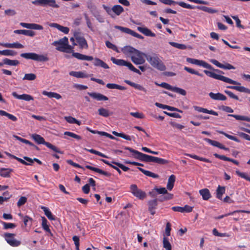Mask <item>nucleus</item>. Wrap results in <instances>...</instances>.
<instances>
[{
	"label": "nucleus",
	"instance_id": "obj_53",
	"mask_svg": "<svg viewBox=\"0 0 250 250\" xmlns=\"http://www.w3.org/2000/svg\"><path fill=\"white\" fill-rule=\"evenodd\" d=\"M236 173L237 174V175H238L241 178L250 182V177L249 176V175L247 173L242 172L239 170H236Z\"/></svg>",
	"mask_w": 250,
	"mask_h": 250
},
{
	"label": "nucleus",
	"instance_id": "obj_54",
	"mask_svg": "<svg viewBox=\"0 0 250 250\" xmlns=\"http://www.w3.org/2000/svg\"><path fill=\"white\" fill-rule=\"evenodd\" d=\"M204 140L208 142V144H209L210 145L213 146H216V147H219L220 145H221V143H220L219 142H217V141H213V140H212L211 139H209L208 138H204Z\"/></svg>",
	"mask_w": 250,
	"mask_h": 250
},
{
	"label": "nucleus",
	"instance_id": "obj_55",
	"mask_svg": "<svg viewBox=\"0 0 250 250\" xmlns=\"http://www.w3.org/2000/svg\"><path fill=\"white\" fill-rule=\"evenodd\" d=\"M36 79V75L33 73L25 74L23 78V80L33 81Z\"/></svg>",
	"mask_w": 250,
	"mask_h": 250
},
{
	"label": "nucleus",
	"instance_id": "obj_24",
	"mask_svg": "<svg viewBox=\"0 0 250 250\" xmlns=\"http://www.w3.org/2000/svg\"><path fill=\"white\" fill-rule=\"evenodd\" d=\"M76 40L81 48L87 49L88 48L87 42L83 37H77Z\"/></svg>",
	"mask_w": 250,
	"mask_h": 250
},
{
	"label": "nucleus",
	"instance_id": "obj_46",
	"mask_svg": "<svg viewBox=\"0 0 250 250\" xmlns=\"http://www.w3.org/2000/svg\"><path fill=\"white\" fill-rule=\"evenodd\" d=\"M163 245L166 250H171V245L168 239L164 236L163 240Z\"/></svg>",
	"mask_w": 250,
	"mask_h": 250
},
{
	"label": "nucleus",
	"instance_id": "obj_45",
	"mask_svg": "<svg viewBox=\"0 0 250 250\" xmlns=\"http://www.w3.org/2000/svg\"><path fill=\"white\" fill-rule=\"evenodd\" d=\"M66 121L69 124H76L79 125H81V122L77 120L71 116H66L64 117Z\"/></svg>",
	"mask_w": 250,
	"mask_h": 250
},
{
	"label": "nucleus",
	"instance_id": "obj_43",
	"mask_svg": "<svg viewBox=\"0 0 250 250\" xmlns=\"http://www.w3.org/2000/svg\"><path fill=\"white\" fill-rule=\"evenodd\" d=\"M229 116L234 117L237 120L245 121H247V122H250V117H249L247 116L234 115V114H229Z\"/></svg>",
	"mask_w": 250,
	"mask_h": 250
},
{
	"label": "nucleus",
	"instance_id": "obj_64",
	"mask_svg": "<svg viewBox=\"0 0 250 250\" xmlns=\"http://www.w3.org/2000/svg\"><path fill=\"white\" fill-rule=\"evenodd\" d=\"M27 201V198L24 196L21 197L17 202L18 207H20L25 204Z\"/></svg>",
	"mask_w": 250,
	"mask_h": 250
},
{
	"label": "nucleus",
	"instance_id": "obj_30",
	"mask_svg": "<svg viewBox=\"0 0 250 250\" xmlns=\"http://www.w3.org/2000/svg\"><path fill=\"white\" fill-rule=\"evenodd\" d=\"M85 167L89 169H90L91 170H93L94 171H95L96 172H98L100 174H103L104 175H105L106 176H110V174L106 172V171H104L101 169H99L98 168H97V167H91L90 166H89V165H86L85 166Z\"/></svg>",
	"mask_w": 250,
	"mask_h": 250
},
{
	"label": "nucleus",
	"instance_id": "obj_18",
	"mask_svg": "<svg viewBox=\"0 0 250 250\" xmlns=\"http://www.w3.org/2000/svg\"><path fill=\"white\" fill-rule=\"evenodd\" d=\"M208 95L211 99L214 100L225 101L227 100L226 96L221 93L210 92Z\"/></svg>",
	"mask_w": 250,
	"mask_h": 250
},
{
	"label": "nucleus",
	"instance_id": "obj_31",
	"mask_svg": "<svg viewBox=\"0 0 250 250\" xmlns=\"http://www.w3.org/2000/svg\"><path fill=\"white\" fill-rule=\"evenodd\" d=\"M2 63L3 65L6 64L10 66H16L20 63V62L18 60H11L8 58H4L3 59Z\"/></svg>",
	"mask_w": 250,
	"mask_h": 250
},
{
	"label": "nucleus",
	"instance_id": "obj_26",
	"mask_svg": "<svg viewBox=\"0 0 250 250\" xmlns=\"http://www.w3.org/2000/svg\"><path fill=\"white\" fill-rule=\"evenodd\" d=\"M13 169L9 168H1L0 169V175L2 177L8 178L10 177V173Z\"/></svg>",
	"mask_w": 250,
	"mask_h": 250
},
{
	"label": "nucleus",
	"instance_id": "obj_63",
	"mask_svg": "<svg viewBox=\"0 0 250 250\" xmlns=\"http://www.w3.org/2000/svg\"><path fill=\"white\" fill-rule=\"evenodd\" d=\"M148 208H156L157 206V201L156 199L150 200L148 202Z\"/></svg>",
	"mask_w": 250,
	"mask_h": 250
},
{
	"label": "nucleus",
	"instance_id": "obj_60",
	"mask_svg": "<svg viewBox=\"0 0 250 250\" xmlns=\"http://www.w3.org/2000/svg\"><path fill=\"white\" fill-rule=\"evenodd\" d=\"M7 155L10 156V157L14 158L16 160H17L18 161H19V162H20L23 165H26V166L31 165V164H28L27 162L25 161L24 160H23V159H22L21 158H20L19 157H16V156H14V155H11L10 153H7Z\"/></svg>",
	"mask_w": 250,
	"mask_h": 250
},
{
	"label": "nucleus",
	"instance_id": "obj_39",
	"mask_svg": "<svg viewBox=\"0 0 250 250\" xmlns=\"http://www.w3.org/2000/svg\"><path fill=\"white\" fill-rule=\"evenodd\" d=\"M52 44L55 46L57 50L62 52V39H60L58 41L54 42Z\"/></svg>",
	"mask_w": 250,
	"mask_h": 250
},
{
	"label": "nucleus",
	"instance_id": "obj_49",
	"mask_svg": "<svg viewBox=\"0 0 250 250\" xmlns=\"http://www.w3.org/2000/svg\"><path fill=\"white\" fill-rule=\"evenodd\" d=\"M112 134H114L116 136L120 137L123 138L126 140H131V137L129 135H125L123 133H118L116 131H113Z\"/></svg>",
	"mask_w": 250,
	"mask_h": 250
},
{
	"label": "nucleus",
	"instance_id": "obj_5",
	"mask_svg": "<svg viewBox=\"0 0 250 250\" xmlns=\"http://www.w3.org/2000/svg\"><path fill=\"white\" fill-rule=\"evenodd\" d=\"M146 56H147V54L136 49L133 55L131 56V60L135 64H142L145 62V59L144 58H146Z\"/></svg>",
	"mask_w": 250,
	"mask_h": 250
},
{
	"label": "nucleus",
	"instance_id": "obj_47",
	"mask_svg": "<svg viewBox=\"0 0 250 250\" xmlns=\"http://www.w3.org/2000/svg\"><path fill=\"white\" fill-rule=\"evenodd\" d=\"M197 8L208 13L213 14L217 12L216 10L206 6H197Z\"/></svg>",
	"mask_w": 250,
	"mask_h": 250
},
{
	"label": "nucleus",
	"instance_id": "obj_42",
	"mask_svg": "<svg viewBox=\"0 0 250 250\" xmlns=\"http://www.w3.org/2000/svg\"><path fill=\"white\" fill-rule=\"evenodd\" d=\"M42 226L46 232L51 233L49 226L47 225V220L45 217H42Z\"/></svg>",
	"mask_w": 250,
	"mask_h": 250
},
{
	"label": "nucleus",
	"instance_id": "obj_2",
	"mask_svg": "<svg viewBox=\"0 0 250 250\" xmlns=\"http://www.w3.org/2000/svg\"><path fill=\"white\" fill-rule=\"evenodd\" d=\"M204 72L208 77L214 78L216 80H220L227 83L232 84H240V83L237 82L236 81L232 80L231 79L226 77L224 76L216 74L214 72L205 70H204Z\"/></svg>",
	"mask_w": 250,
	"mask_h": 250
},
{
	"label": "nucleus",
	"instance_id": "obj_57",
	"mask_svg": "<svg viewBox=\"0 0 250 250\" xmlns=\"http://www.w3.org/2000/svg\"><path fill=\"white\" fill-rule=\"evenodd\" d=\"M2 224L3 225V228L5 229H14L16 227V225L14 223H12L2 222Z\"/></svg>",
	"mask_w": 250,
	"mask_h": 250
},
{
	"label": "nucleus",
	"instance_id": "obj_28",
	"mask_svg": "<svg viewBox=\"0 0 250 250\" xmlns=\"http://www.w3.org/2000/svg\"><path fill=\"white\" fill-rule=\"evenodd\" d=\"M199 193L202 196L203 199L204 200H208L211 197L210 192L207 188H204L200 190Z\"/></svg>",
	"mask_w": 250,
	"mask_h": 250
},
{
	"label": "nucleus",
	"instance_id": "obj_27",
	"mask_svg": "<svg viewBox=\"0 0 250 250\" xmlns=\"http://www.w3.org/2000/svg\"><path fill=\"white\" fill-rule=\"evenodd\" d=\"M176 177L174 175H171L168 179V182L167 185V188L168 190H171L174 187V184L175 182Z\"/></svg>",
	"mask_w": 250,
	"mask_h": 250
},
{
	"label": "nucleus",
	"instance_id": "obj_25",
	"mask_svg": "<svg viewBox=\"0 0 250 250\" xmlns=\"http://www.w3.org/2000/svg\"><path fill=\"white\" fill-rule=\"evenodd\" d=\"M31 137L39 145H44L46 142L44 139L39 134L36 133L33 134Z\"/></svg>",
	"mask_w": 250,
	"mask_h": 250
},
{
	"label": "nucleus",
	"instance_id": "obj_29",
	"mask_svg": "<svg viewBox=\"0 0 250 250\" xmlns=\"http://www.w3.org/2000/svg\"><path fill=\"white\" fill-rule=\"evenodd\" d=\"M41 208L44 211L45 215L50 220H55V216H54L51 212L50 211L49 209L44 206H41Z\"/></svg>",
	"mask_w": 250,
	"mask_h": 250
},
{
	"label": "nucleus",
	"instance_id": "obj_48",
	"mask_svg": "<svg viewBox=\"0 0 250 250\" xmlns=\"http://www.w3.org/2000/svg\"><path fill=\"white\" fill-rule=\"evenodd\" d=\"M169 43L171 46H172L175 48H177L178 49H182V50L186 49L187 48V46L184 44L178 43L177 42H169Z\"/></svg>",
	"mask_w": 250,
	"mask_h": 250
},
{
	"label": "nucleus",
	"instance_id": "obj_62",
	"mask_svg": "<svg viewBox=\"0 0 250 250\" xmlns=\"http://www.w3.org/2000/svg\"><path fill=\"white\" fill-rule=\"evenodd\" d=\"M227 87L228 88L235 89L241 92H245L246 88L243 86H228Z\"/></svg>",
	"mask_w": 250,
	"mask_h": 250
},
{
	"label": "nucleus",
	"instance_id": "obj_9",
	"mask_svg": "<svg viewBox=\"0 0 250 250\" xmlns=\"http://www.w3.org/2000/svg\"><path fill=\"white\" fill-rule=\"evenodd\" d=\"M32 3L36 5L43 6L48 5L55 8H58L59 7L58 5L56 3L55 0H35L32 1Z\"/></svg>",
	"mask_w": 250,
	"mask_h": 250
},
{
	"label": "nucleus",
	"instance_id": "obj_58",
	"mask_svg": "<svg viewBox=\"0 0 250 250\" xmlns=\"http://www.w3.org/2000/svg\"><path fill=\"white\" fill-rule=\"evenodd\" d=\"M44 145L46 146L48 148L52 150L54 152L62 153V152L59 150V149L57 147H56L55 146L52 145L49 142H46Z\"/></svg>",
	"mask_w": 250,
	"mask_h": 250
},
{
	"label": "nucleus",
	"instance_id": "obj_37",
	"mask_svg": "<svg viewBox=\"0 0 250 250\" xmlns=\"http://www.w3.org/2000/svg\"><path fill=\"white\" fill-rule=\"evenodd\" d=\"M138 168L140 171H141L145 175L147 176L152 177L154 178H157L159 177V176L157 174H156L154 173H153L150 171L145 170L144 169L141 167H138Z\"/></svg>",
	"mask_w": 250,
	"mask_h": 250
},
{
	"label": "nucleus",
	"instance_id": "obj_52",
	"mask_svg": "<svg viewBox=\"0 0 250 250\" xmlns=\"http://www.w3.org/2000/svg\"><path fill=\"white\" fill-rule=\"evenodd\" d=\"M218 132L220 133V134H223L224 135H225L226 137H227L228 139H230V140H233V141H234L236 142H240V140L237 138L236 137H235V136H232V135H229L222 131H218Z\"/></svg>",
	"mask_w": 250,
	"mask_h": 250
},
{
	"label": "nucleus",
	"instance_id": "obj_35",
	"mask_svg": "<svg viewBox=\"0 0 250 250\" xmlns=\"http://www.w3.org/2000/svg\"><path fill=\"white\" fill-rule=\"evenodd\" d=\"M19 215L21 217H23V221L25 227L27 226L28 225L31 226L32 225L33 221L32 218L27 215L23 216L22 214L21 213L19 214Z\"/></svg>",
	"mask_w": 250,
	"mask_h": 250
},
{
	"label": "nucleus",
	"instance_id": "obj_44",
	"mask_svg": "<svg viewBox=\"0 0 250 250\" xmlns=\"http://www.w3.org/2000/svg\"><path fill=\"white\" fill-rule=\"evenodd\" d=\"M225 192V188L224 187H221L220 186H219L217 190V194L216 197L219 199H222V195Z\"/></svg>",
	"mask_w": 250,
	"mask_h": 250
},
{
	"label": "nucleus",
	"instance_id": "obj_3",
	"mask_svg": "<svg viewBox=\"0 0 250 250\" xmlns=\"http://www.w3.org/2000/svg\"><path fill=\"white\" fill-rule=\"evenodd\" d=\"M20 56L26 59H30L40 62H46L49 60L46 56L37 54L35 53H23L21 54Z\"/></svg>",
	"mask_w": 250,
	"mask_h": 250
},
{
	"label": "nucleus",
	"instance_id": "obj_51",
	"mask_svg": "<svg viewBox=\"0 0 250 250\" xmlns=\"http://www.w3.org/2000/svg\"><path fill=\"white\" fill-rule=\"evenodd\" d=\"M218 132L220 133V134H223L224 135H225L226 137H227L228 139H230V140H233V141H234L236 142H240V140L237 138L236 137H235V136H232V135H229L222 131H218Z\"/></svg>",
	"mask_w": 250,
	"mask_h": 250
},
{
	"label": "nucleus",
	"instance_id": "obj_41",
	"mask_svg": "<svg viewBox=\"0 0 250 250\" xmlns=\"http://www.w3.org/2000/svg\"><path fill=\"white\" fill-rule=\"evenodd\" d=\"M186 155L187 156H188L190 158H192L193 159L198 160L201 161L205 162L207 163H210L211 161L207 158H203V157H200L197 155H194V154H186Z\"/></svg>",
	"mask_w": 250,
	"mask_h": 250
},
{
	"label": "nucleus",
	"instance_id": "obj_23",
	"mask_svg": "<svg viewBox=\"0 0 250 250\" xmlns=\"http://www.w3.org/2000/svg\"><path fill=\"white\" fill-rule=\"evenodd\" d=\"M14 33L18 34H22L29 37H33L35 35L33 31L24 29L16 30H14Z\"/></svg>",
	"mask_w": 250,
	"mask_h": 250
},
{
	"label": "nucleus",
	"instance_id": "obj_20",
	"mask_svg": "<svg viewBox=\"0 0 250 250\" xmlns=\"http://www.w3.org/2000/svg\"><path fill=\"white\" fill-rule=\"evenodd\" d=\"M136 50L135 48L130 46H125L121 49V51L125 55L130 57L131 58Z\"/></svg>",
	"mask_w": 250,
	"mask_h": 250
},
{
	"label": "nucleus",
	"instance_id": "obj_19",
	"mask_svg": "<svg viewBox=\"0 0 250 250\" xmlns=\"http://www.w3.org/2000/svg\"><path fill=\"white\" fill-rule=\"evenodd\" d=\"M193 108L196 111H197L199 112H203L204 113L209 114L213 115L214 116H218V114L217 112H216L214 110H209L206 108H203V107H201L200 106H194Z\"/></svg>",
	"mask_w": 250,
	"mask_h": 250
},
{
	"label": "nucleus",
	"instance_id": "obj_32",
	"mask_svg": "<svg viewBox=\"0 0 250 250\" xmlns=\"http://www.w3.org/2000/svg\"><path fill=\"white\" fill-rule=\"evenodd\" d=\"M5 47L7 48H23V45L21 43H20L18 42H14L12 43H6L4 44H1Z\"/></svg>",
	"mask_w": 250,
	"mask_h": 250
},
{
	"label": "nucleus",
	"instance_id": "obj_61",
	"mask_svg": "<svg viewBox=\"0 0 250 250\" xmlns=\"http://www.w3.org/2000/svg\"><path fill=\"white\" fill-rule=\"evenodd\" d=\"M64 134L65 135H67V136H68L72 138H75L78 140H81L82 139V138L80 136L77 135V134H75L74 133H73L71 132L66 131L64 133Z\"/></svg>",
	"mask_w": 250,
	"mask_h": 250
},
{
	"label": "nucleus",
	"instance_id": "obj_40",
	"mask_svg": "<svg viewBox=\"0 0 250 250\" xmlns=\"http://www.w3.org/2000/svg\"><path fill=\"white\" fill-rule=\"evenodd\" d=\"M106 86L109 89H116L121 90L126 89L125 87L115 83H107Z\"/></svg>",
	"mask_w": 250,
	"mask_h": 250
},
{
	"label": "nucleus",
	"instance_id": "obj_33",
	"mask_svg": "<svg viewBox=\"0 0 250 250\" xmlns=\"http://www.w3.org/2000/svg\"><path fill=\"white\" fill-rule=\"evenodd\" d=\"M93 64L95 66H101L104 68H105V69L109 68V66L106 63H105L103 61H102L101 60H100L98 58H95L94 59V62H93Z\"/></svg>",
	"mask_w": 250,
	"mask_h": 250
},
{
	"label": "nucleus",
	"instance_id": "obj_15",
	"mask_svg": "<svg viewBox=\"0 0 250 250\" xmlns=\"http://www.w3.org/2000/svg\"><path fill=\"white\" fill-rule=\"evenodd\" d=\"M136 159L146 162H153V156L139 152Z\"/></svg>",
	"mask_w": 250,
	"mask_h": 250
},
{
	"label": "nucleus",
	"instance_id": "obj_38",
	"mask_svg": "<svg viewBox=\"0 0 250 250\" xmlns=\"http://www.w3.org/2000/svg\"><path fill=\"white\" fill-rule=\"evenodd\" d=\"M17 54V52L13 50L6 49L3 50H0V55L3 56H14Z\"/></svg>",
	"mask_w": 250,
	"mask_h": 250
},
{
	"label": "nucleus",
	"instance_id": "obj_50",
	"mask_svg": "<svg viewBox=\"0 0 250 250\" xmlns=\"http://www.w3.org/2000/svg\"><path fill=\"white\" fill-rule=\"evenodd\" d=\"M7 194V196H0V205L3 204L4 202L7 201L11 197L8 191H5L3 193V195Z\"/></svg>",
	"mask_w": 250,
	"mask_h": 250
},
{
	"label": "nucleus",
	"instance_id": "obj_17",
	"mask_svg": "<svg viewBox=\"0 0 250 250\" xmlns=\"http://www.w3.org/2000/svg\"><path fill=\"white\" fill-rule=\"evenodd\" d=\"M71 56L82 61H92L93 60L92 56H87L79 53H73Z\"/></svg>",
	"mask_w": 250,
	"mask_h": 250
},
{
	"label": "nucleus",
	"instance_id": "obj_10",
	"mask_svg": "<svg viewBox=\"0 0 250 250\" xmlns=\"http://www.w3.org/2000/svg\"><path fill=\"white\" fill-rule=\"evenodd\" d=\"M159 86L165 89L179 93L183 96H185L186 94V91L184 89L177 87L172 86L169 84L166 83H162L159 84Z\"/></svg>",
	"mask_w": 250,
	"mask_h": 250
},
{
	"label": "nucleus",
	"instance_id": "obj_22",
	"mask_svg": "<svg viewBox=\"0 0 250 250\" xmlns=\"http://www.w3.org/2000/svg\"><path fill=\"white\" fill-rule=\"evenodd\" d=\"M137 30L144 34L145 35L148 37H154L156 36L155 33L151 32V31L148 28L145 27H138Z\"/></svg>",
	"mask_w": 250,
	"mask_h": 250
},
{
	"label": "nucleus",
	"instance_id": "obj_7",
	"mask_svg": "<svg viewBox=\"0 0 250 250\" xmlns=\"http://www.w3.org/2000/svg\"><path fill=\"white\" fill-rule=\"evenodd\" d=\"M15 234L10 233H5L4 235V238L7 243L12 247H18L21 244L20 241L17 240L15 238Z\"/></svg>",
	"mask_w": 250,
	"mask_h": 250
},
{
	"label": "nucleus",
	"instance_id": "obj_36",
	"mask_svg": "<svg viewBox=\"0 0 250 250\" xmlns=\"http://www.w3.org/2000/svg\"><path fill=\"white\" fill-rule=\"evenodd\" d=\"M124 11V8L120 5H114L112 7V13L117 16H119Z\"/></svg>",
	"mask_w": 250,
	"mask_h": 250
},
{
	"label": "nucleus",
	"instance_id": "obj_56",
	"mask_svg": "<svg viewBox=\"0 0 250 250\" xmlns=\"http://www.w3.org/2000/svg\"><path fill=\"white\" fill-rule=\"evenodd\" d=\"M184 70H185L186 71H187V72H188L189 73H191L192 74H195V75H196L200 76V77L203 76V75L202 74L199 73L198 71L195 70L194 69H193L192 68L185 66L184 67Z\"/></svg>",
	"mask_w": 250,
	"mask_h": 250
},
{
	"label": "nucleus",
	"instance_id": "obj_16",
	"mask_svg": "<svg viewBox=\"0 0 250 250\" xmlns=\"http://www.w3.org/2000/svg\"><path fill=\"white\" fill-rule=\"evenodd\" d=\"M68 38L65 37H63V52L71 54L72 55L73 53H75L73 50V47L68 45Z\"/></svg>",
	"mask_w": 250,
	"mask_h": 250
},
{
	"label": "nucleus",
	"instance_id": "obj_12",
	"mask_svg": "<svg viewBox=\"0 0 250 250\" xmlns=\"http://www.w3.org/2000/svg\"><path fill=\"white\" fill-rule=\"evenodd\" d=\"M172 210L175 211L180 212H190L192 211L193 207L188 205H186L184 207H173L172 208Z\"/></svg>",
	"mask_w": 250,
	"mask_h": 250
},
{
	"label": "nucleus",
	"instance_id": "obj_14",
	"mask_svg": "<svg viewBox=\"0 0 250 250\" xmlns=\"http://www.w3.org/2000/svg\"><path fill=\"white\" fill-rule=\"evenodd\" d=\"M20 25L24 28H26L28 29H32L35 30H42L43 29V27L38 24L36 23H27L25 22H21Z\"/></svg>",
	"mask_w": 250,
	"mask_h": 250
},
{
	"label": "nucleus",
	"instance_id": "obj_4",
	"mask_svg": "<svg viewBox=\"0 0 250 250\" xmlns=\"http://www.w3.org/2000/svg\"><path fill=\"white\" fill-rule=\"evenodd\" d=\"M111 61L112 62L115 64L120 66H127L130 70L136 73L139 75H141V73L137 68H136L130 62H127L124 60L122 59H117L114 57H111Z\"/></svg>",
	"mask_w": 250,
	"mask_h": 250
},
{
	"label": "nucleus",
	"instance_id": "obj_21",
	"mask_svg": "<svg viewBox=\"0 0 250 250\" xmlns=\"http://www.w3.org/2000/svg\"><path fill=\"white\" fill-rule=\"evenodd\" d=\"M88 94L93 99L98 101H107L108 99L106 96L99 93L88 92Z\"/></svg>",
	"mask_w": 250,
	"mask_h": 250
},
{
	"label": "nucleus",
	"instance_id": "obj_6",
	"mask_svg": "<svg viewBox=\"0 0 250 250\" xmlns=\"http://www.w3.org/2000/svg\"><path fill=\"white\" fill-rule=\"evenodd\" d=\"M130 189L131 193L140 200H143L146 197V192L138 188L135 184L131 185Z\"/></svg>",
	"mask_w": 250,
	"mask_h": 250
},
{
	"label": "nucleus",
	"instance_id": "obj_8",
	"mask_svg": "<svg viewBox=\"0 0 250 250\" xmlns=\"http://www.w3.org/2000/svg\"><path fill=\"white\" fill-rule=\"evenodd\" d=\"M186 61L188 63L195 64L198 66H202L205 68H207V69H211V70L213 69V67H212V66L211 65H210L208 63H207L206 62L202 61V60H197V59H192V58H187L186 59Z\"/></svg>",
	"mask_w": 250,
	"mask_h": 250
},
{
	"label": "nucleus",
	"instance_id": "obj_34",
	"mask_svg": "<svg viewBox=\"0 0 250 250\" xmlns=\"http://www.w3.org/2000/svg\"><path fill=\"white\" fill-rule=\"evenodd\" d=\"M98 111L100 115L104 117H108V116L112 114V113L110 112V111L108 109L104 108L103 107L100 108L98 109Z\"/></svg>",
	"mask_w": 250,
	"mask_h": 250
},
{
	"label": "nucleus",
	"instance_id": "obj_13",
	"mask_svg": "<svg viewBox=\"0 0 250 250\" xmlns=\"http://www.w3.org/2000/svg\"><path fill=\"white\" fill-rule=\"evenodd\" d=\"M69 75L77 78H86L92 75L87 74L85 71H71Z\"/></svg>",
	"mask_w": 250,
	"mask_h": 250
},
{
	"label": "nucleus",
	"instance_id": "obj_1",
	"mask_svg": "<svg viewBox=\"0 0 250 250\" xmlns=\"http://www.w3.org/2000/svg\"><path fill=\"white\" fill-rule=\"evenodd\" d=\"M146 58L153 67L160 71H164L166 70V66L158 55L156 54L152 55L147 54V56H146Z\"/></svg>",
	"mask_w": 250,
	"mask_h": 250
},
{
	"label": "nucleus",
	"instance_id": "obj_11",
	"mask_svg": "<svg viewBox=\"0 0 250 250\" xmlns=\"http://www.w3.org/2000/svg\"><path fill=\"white\" fill-rule=\"evenodd\" d=\"M12 95L16 99L24 100L25 101H30L31 100H34V98L32 96L26 94L19 95L17 93V92H13L12 93Z\"/></svg>",
	"mask_w": 250,
	"mask_h": 250
},
{
	"label": "nucleus",
	"instance_id": "obj_59",
	"mask_svg": "<svg viewBox=\"0 0 250 250\" xmlns=\"http://www.w3.org/2000/svg\"><path fill=\"white\" fill-rule=\"evenodd\" d=\"M106 46L110 49H112V50L115 51L116 52L119 53L120 52V51L118 50L117 47L114 45V44L112 43L109 41H106L105 42Z\"/></svg>",
	"mask_w": 250,
	"mask_h": 250
}]
</instances>
